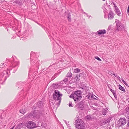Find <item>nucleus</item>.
<instances>
[{
    "label": "nucleus",
    "instance_id": "6ab92c4d",
    "mask_svg": "<svg viewBox=\"0 0 129 129\" xmlns=\"http://www.w3.org/2000/svg\"><path fill=\"white\" fill-rule=\"evenodd\" d=\"M67 18L68 21L69 22H71V15L70 13H68Z\"/></svg>",
    "mask_w": 129,
    "mask_h": 129
},
{
    "label": "nucleus",
    "instance_id": "4c0bfd02",
    "mask_svg": "<svg viewBox=\"0 0 129 129\" xmlns=\"http://www.w3.org/2000/svg\"><path fill=\"white\" fill-rule=\"evenodd\" d=\"M127 125H126V127H129V118L127 119Z\"/></svg>",
    "mask_w": 129,
    "mask_h": 129
},
{
    "label": "nucleus",
    "instance_id": "f3484780",
    "mask_svg": "<svg viewBox=\"0 0 129 129\" xmlns=\"http://www.w3.org/2000/svg\"><path fill=\"white\" fill-rule=\"evenodd\" d=\"M111 91L112 92L113 94V95L114 96L116 100H117V95H116V91H115L112 89H110Z\"/></svg>",
    "mask_w": 129,
    "mask_h": 129
},
{
    "label": "nucleus",
    "instance_id": "72a5a7b5",
    "mask_svg": "<svg viewBox=\"0 0 129 129\" xmlns=\"http://www.w3.org/2000/svg\"><path fill=\"white\" fill-rule=\"evenodd\" d=\"M121 80L122 82L124 83L126 86H128V85L127 84L126 82L124 81L123 79L122 78H121Z\"/></svg>",
    "mask_w": 129,
    "mask_h": 129
},
{
    "label": "nucleus",
    "instance_id": "423d86ee",
    "mask_svg": "<svg viewBox=\"0 0 129 129\" xmlns=\"http://www.w3.org/2000/svg\"><path fill=\"white\" fill-rule=\"evenodd\" d=\"M126 123V120L124 118H121L117 121V125L119 126L124 125Z\"/></svg>",
    "mask_w": 129,
    "mask_h": 129
},
{
    "label": "nucleus",
    "instance_id": "a18cd8bd",
    "mask_svg": "<svg viewBox=\"0 0 129 129\" xmlns=\"http://www.w3.org/2000/svg\"><path fill=\"white\" fill-rule=\"evenodd\" d=\"M117 77V78L118 79L119 81H121L120 78L119 76H117V77Z\"/></svg>",
    "mask_w": 129,
    "mask_h": 129
},
{
    "label": "nucleus",
    "instance_id": "3c124183",
    "mask_svg": "<svg viewBox=\"0 0 129 129\" xmlns=\"http://www.w3.org/2000/svg\"><path fill=\"white\" fill-rule=\"evenodd\" d=\"M113 5H114V7H115V6H116V5H115V3H113Z\"/></svg>",
    "mask_w": 129,
    "mask_h": 129
},
{
    "label": "nucleus",
    "instance_id": "603ef678",
    "mask_svg": "<svg viewBox=\"0 0 129 129\" xmlns=\"http://www.w3.org/2000/svg\"><path fill=\"white\" fill-rule=\"evenodd\" d=\"M87 17H89V18L90 17H91V16H89L88 15V16H87Z\"/></svg>",
    "mask_w": 129,
    "mask_h": 129
},
{
    "label": "nucleus",
    "instance_id": "4be33fe9",
    "mask_svg": "<svg viewBox=\"0 0 129 129\" xmlns=\"http://www.w3.org/2000/svg\"><path fill=\"white\" fill-rule=\"evenodd\" d=\"M59 74V73H55L54 75L51 78V80H53Z\"/></svg>",
    "mask_w": 129,
    "mask_h": 129
},
{
    "label": "nucleus",
    "instance_id": "5fc2aeb1",
    "mask_svg": "<svg viewBox=\"0 0 129 129\" xmlns=\"http://www.w3.org/2000/svg\"><path fill=\"white\" fill-rule=\"evenodd\" d=\"M13 127L12 128H11L10 129H13Z\"/></svg>",
    "mask_w": 129,
    "mask_h": 129
},
{
    "label": "nucleus",
    "instance_id": "bb28decb",
    "mask_svg": "<svg viewBox=\"0 0 129 129\" xmlns=\"http://www.w3.org/2000/svg\"><path fill=\"white\" fill-rule=\"evenodd\" d=\"M13 3H16L18 5H21V4L22 3L20 2L19 0H16V1H14Z\"/></svg>",
    "mask_w": 129,
    "mask_h": 129
},
{
    "label": "nucleus",
    "instance_id": "473e14b6",
    "mask_svg": "<svg viewBox=\"0 0 129 129\" xmlns=\"http://www.w3.org/2000/svg\"><path fill=\"white\" fill-rule=\"evenodd\" d=\"M37 53H34L32 51L30 53V56L31 57L32 55H34V56H36L35 55Z\"/></svg>",
    "mask_w": 129,
    "mask_h": 129
},
{
    "label": "nucleus",
    "instance_id": "4468645a",
    "mask_svg": "<svg viewBox=\"0 0 129 129\" xmlns=\"http://www.w3.org/2000/svg\"><path fill=\"white\" fill-rule=\"evenodd\" d=\"M115 10L116 13L118 15L120 16V15L121 14L120 11L116 6H115Z\"/></svg>",
    "mask_w": 129,
    "mask_h": 129
},
{
    "label": "nucleus",
    "instance_id": "c03bdc74",
    "mask_svg": "<svg viewBox=\"0 0 129 129\" xmlns=\"http://www.w3.org/2000/svg\"><path fill=\"white\" fill-rule=\"evenodd\" d=\"M72 102H70L69 103V107H72Z\"/></svg>",
    "mask_w": 129,
    "mask_h": 129
},
{
    "label": "nucleus",
    "instance_id": "cd10ccee",
    "mask_svg": "<svg viewBox=\"0 0 129 129\" xmlns=\"http://www.w3.org/2000/svg\"><path fill=\"white\" fill-rule=\"evenodd\" d=\"M5 66V65H4V63H1V64H0V70H1Z\"/></svg>",
    "mask_w": 129,
    "mask_h": 129
},
{
    "label": "nucleus",
    "instance_id": "8fccbe9b",
    "mask_svg": "<svg viewBox=\"0 0 129 129\" xmlns=\"http://www.w3.org/2000/svg\"><path fill=\"white\" fill-rule=\"evenodd\" d=\"M84 14H86V15H87V16H88V14H87V13H86L85 12H84Z\"/></svg>",
    "mask_w": 129,
    "mask_h": 129
},
{
    "label": "nucleus",
    "instance_id": "f704fd0d",
    "mask_svg": "<svg viewBox=\"0 0 129 129\" xmlns=\"http://www.w3.org/2000/svg\"><path fill=\"white\" fill-rule=\"evenodd\" d=\"M17 84H18V85H22L23 84H24L23 82H22L20 81L19 82H17Z\"/></svg>",
    "mask_w": 129,
    "mask_h": 129
},
{
    "label": "nucleus",
    "instance_id": "c85d7f7f",
    "mask_svg": "<svg viewBox=\"0 0 129 129\" xmlns=\"http://www.w3.org/2000/svg\"><path fill=\"white\" fill-rule=\"evenodd\" d=\"M80 71V69L78 68H76L74 70V72L75 73H77L79 72Z\"/></svg>",
    "mask_w": 129,
    "mask_h": 129
},
{
    "label": "nucleus",
    "instance_id": "c9c22d12",
    "mask_svg": "<svg viewBox=\"0 0 129 129\" xmlns=\"http://www.w3.org/2000/svg\"><path fill=\"white\" fill-rule=\"evenodd\" d=\"M95 58L97 59L98 60L100 61H101L102 60L101 59L98 57L96 56L95 57Z\"/></svg>",
    "mask_w": 129,
    "mask_h": 129
},
{
    "label": "nucleus",
    "instance_id": "864d4df0",
    "mask_svg": "<svg viewBox=\"0 0 129 129\" xmlns=\"http://www.w3.org/2000/svg\"><path fill=\"white\" fill-rule=\"evenodd\" d=\"M108 129H112L111 127H109Z\"/></svg>",
    "mask_w": 129,
    "mask_h": 129
},
{
    "label": "nucleus",
    "instance_id": "c756f323",
    "mask_svg": "<svg viewBox=\"0 0 129 129\" xmlns=\"http://www.w3.org/2000/svg\"><path fill=\"white\" fill-rule=\"evenodd\" d=\"M109 74L112 76L113 75L115 77H117V75H115L113 72L110 71L109 73Z\"/></svg>",
    "mask_w": 129,
    "mask_h": 129
},
{
    "label": "nucleus",
    "instance_id": "6e6d98bb",
    "mask_svg": "<svg viewBox=\"0 0 129 129\" xmlns=\"http://www.w3.org/2000/svg\"><path fill=\"white\" fill-rule=\"evenodd\" d=\"M37 68H39L38 66H37Z\"/></svg>",
    "mask_w": 129,
    "mask_h": 129
},
{
    "label": "nucleus",
    "instance_id": "9b49d317",
    "mask_svg": "<svg viewBox=\"0 0 129 129\" xmlns=\"http://www.w3.org/2000/svg\"><path fill=\"white\" fill-rule=\"evenodd\" d=\"M106 33V31L105 29L99 30L95 33V34L98 35L104 34Z\"/></svg>",
    "mask_w": 129,
    "mask_h": 129
},
{
    "label": "nucleus",
    "instance_id": "a878e982",
    "mask_svg": "<svg viewBox=\"0 0 129 129\" xmlns=\"http://www.w3.org/2000/svg\"><path fill=\"white\" fill-rule=\"evenodd\" d=\"M106 123H107V122L105 120H104L101 121L100 122V124L101 126L104 125Z\"/></svg>",
    "mask_w": 129,
    "mask_h": 129
},
{
    "label": "nucleus",
    "instance_id": "20e7f679",
    "mask_svg": "<svg viewBox=\"0 0 129 129\" xmlns=\"http://www.w3.org/2000/svg\"><path fill=\"white\" fill-rule=\"evenodd\" d=\"M86 105V103L85 100H83L79 103H77L76 105L77 107L81 110L84 109Z\"/></svg>",
    "mask_w": 129,
    "mask_h": 129
},
{
    "label": "nucleus",
    "instance_id": "09e8293b",
    "mask_svg": "<svg viewBox=\"0 0 129 129\" xmlns=\"http://www.w3.org/2000/svg\"><path fill=\"white\" fill-rule=\"evenodd\" d=\"M10 59L9 58H7L6 59V60L7 61H8Z\"/></svg>",
    "mask_w": 129,
    "mask_h": 129
},
{
    "label": "nucleus",
    "instance_id": "7ed1b4c3",
    "mask_svg": "<svg viewBox=\"0 0 129 129\" xmlns=\"http://www.w3.org/2000/svg\"><path fill=\"white\" fill-rule=\"evenodd\" d=\"M75 123L76 127L78 129H84L85 128V124L82 119H78L75 121Z\"/></svg>",
    "mask_w": 129,
    "mask_h": 129
},
{
    "label": "nucleus",
    "instance_id": "e433bc0d",
    "mask_svg": "<svg viewBox=\"0 0 129 129\" xmlns=\"http://www.w3.org/2000/svg\"><path fill=\"white\" fill-rule=\"evenodd\" d=\"M107 112L106 110H103L102 112V114L104 115H106V114Z\"/></svg>",
    "mask_w": 129,
    "mask_h": 129
},
{
    "label": "nucleus",
    "instance_id": "2eb2a0df",
    "mask_svg": "<svg viewBox=\"0 0 129 129\" xmlns=\"http://www.w3.org/2000/svg\"><path fill=\"white\" fill-rule=\"evenodd\" d=\"M80 87L83 90L87 89L88 88V87L87 86V85L86 84H82Z\"/></svg>",
    "mask_w": 129,
    "mask_h": 129
},
{
    "label": "nucleus",
    "instance_id": "dca6fc26",
    "mask_svg": "<svg viewBox=\"0 0 129 129\" xmlns=\"http://www.w3.org/2000/svg\"><path fill=\"white\" fill-rule=\"evenodd\" d=\"M43 102L42 101L38 102L37 104L36 107L39 108H41L43 106Z\"/></svg>",
    "mask_w": 129,
    "mask_h": 129
},
{
    "label": "nucleus",
    "instance_id": "b1692460",
    "mask_svg": "<svg viewBox=\"0 0 129 129\" xmlns=\"http://www.w3.org/2000/svg\"><path fill=\"white\" fill-rule=\"evenodd\" d=\"M72 76V74L70 72H69L66 75V77H71Z\"/></svg>",
    "mask_w": 129,
    "mask_h": 129
},
{
    "label": "nucleus",
    "instance_id": "1a4fd4ad",
    "mask_svg": "<svg viewBox=\"0 0 129 129\" xmlns=\"http://www.w3.org/2000/svg\"><path fill=\"white\" fill-rule=\"evenodd\" d=\"M114 14L113 12L111 10L110 11L108 14V20L113 19L114 17Z\"/></svg>",
    "mask_w": 129,
    "mask_h": 129
},
{
    "label": "nucleus",
    "instance_id": "9d476101",
    "mask_svg": "<svg viewBox=\"0 0 129 129\" xmlns=\"http://www.w3.org/2000/svg\"><path fill=\"white\" fill-rule=\"evenodd\" d=\"M1 75L2 76H5L6 79V78L9 76L8 71L6 70L4 71L3 72L1 73Z\"/></svg>",
    "mask_w": 129,
    "mask_h": 129
},
{
    "label": "nucleus",
    "instance_id": "393cba45",
    "mask_svg": "<svg viewBox=\"0 0 129 129\" xmlns=\"http://www.w3.org/2000/svg\"><path fill=\"white\" fill-rule=\"evenodd\" d=\"M20 112L22 114H24L26 112V111L25 109H21L19 110Z\"/></svg>",
    "mask_w": 129,
    "mask_h": 129
},
{
    "label": "nucleus",
    "instance_id": "2f4dec72",
    "mask_svg": "<svg viewBox=\"0 0 129 129\" xmlns=\"http://www.w3.org/2000/svg\"><path fill=\"white\" fill-rule=\"evenodd\" d=\"M65 123H66V124H67V125L68 126V127H69V128L70 129H71V128L70 127V125L69 124V121H64Z\"/></svg>",
    "mask_w": 129,
    "mask_h": 129
},
{
    "label": "nucleus",
    "instance_id": "ea45409f",
    "mask_svg": "<svg viewBox=\"0 0 129 129\" xmlns=\"http://www.w3.org/2000/svg\"><path fill=\"white\" fill-rule=\"evenodd\" d=\"M57 83H53L52 84V86H53L54 87H55L57 85Z\"/></svg>",
    "mask_w": 129,
    "mask_h": 129
},
{
    "label": "nucleus",
    "instance_id": "a211bd4d",
    "mask_svg": "<svg viewBox=\"0 0 129 129\" xmlns=\"http://www.w3.org/2000/svg\"><path fill=\"white\" fill-rule=\"evenodd\" d=\"M98 98L95 95L92 94V95L91 96L90 98V100H91L93 99L98 100Z\"/></svg>",
    "mask_w": 129,
    "mask_h": 129
},
{
    "label": "nucleus",
    "instance_id": "f257e3e1",
    "mask_svg": "<svg viewBox=\"0 0 129 129\" xmlns=\"http://www.w3.org/2000/svg\"><path fill=\"white\" fill-rule=\"evenodd\" d=\"M81 95V91L79 90H78L73 92L69 97L71 98H73L76 102L81 99L82 98Z\"/></svg>",
    "mask_w": 129,
    "mask_h": 129
},
{
    "label": "nucleus",
    "instance_id": "79ce46f5",
    "mask_svg": "<svg viewBox=\"0 0 129 129\" xmlns=\"http://www.w3.org/2000/svg\"><path fill=\"white\" fill-rule=\"evenodd\" d=\"M125 116L126 117L127 119H128V118H129V114H126V115L125 114Z\"/></svg>",
    "mask_w": 129,
    "mask_h": 129
},
{
    "label": "nucleus",
    "instance_id": "49530a36",
    "mask_svg": "<svg viewBox=\"0 0 129 129\" xmlns=\"http://www.w3.org/2000/svg\"><path fill=\"white\" fill-rule=\"evenodd\" d=\"M68 80V79L67 78L64 79L63 80V81L64 82H67Z\"/></svg>",
    "mask_w": 129,
    "mask_h": 129
},
{
    "label": "nucleus",
    "instance_id": "37998d69",
    "mask_svg": "<svg viewBox=\"0 0 129 129\" xmlns=\"http://www.w3.org/2000/svg\"><path fill=\"white\" fill-rule=\"evenodd\" d=\"M127 13L128 15H129V5H128L127 8Z\"/></svg>",
    "mask_w": 129,
    "mask_h": 129
},
{
    "label": "nucleus",
    "instance_id": "4d7b16f0",
    "mask_svg": "<svg viewBox=\"0 0 129 129\" xmlns=\"http://www.w3.org/2000/svg\"><path fill=\"white\" fill-rule=\"evenodd\" d=\"M105 0H103V1H105Z\"/></svg>",
    "mask_w": 129,
    "mask_h": 129
},
{
    "label": "nucleus",
    "instance_id": "58836bf2",
    "mask_svg": "<svg viewBox=\"0 0 129 129\" xmlns=\"http://www.w3.org/2000/svg\"><path fill=\"white\" fill-rule=\"evenodd\" d=\"M125 110L127 112L129 113V106L126 107Z\"/></svg>",
    "mask_w": 129,
    "mask_h": 129
},
{
    "label": "nucleus",
    "instance_id": "a19ab883",
    "mask_svg": "<svg viewBox=\"0 0 129 129\" xmlns=\"http://www.w3.org/2000/svg\"><path fill=\"white\" fill-rule=\"evenodd\" d=\"M110 119L109 118L108 119L106 120H105L107 122V123L109 122L110 121Z\"/></svg>",
    "mask_w": 129,
    "mask_h": 129
},
{
    "label": "nucleus",
    "instance_id": "7c9ffc66",
    "mask_svg": "<svg viewBox=\"0 0 129 129\" xmlns=\"http://www.w3.org/2000/svg\"><path fill=\"white\" fill-rule=\"evenodd\" d=\"M92 94H91V93L90 92H89L88 93V94L86 96V97L87 98V99L90 100V98L91 95Z\"/></svg>",
    "mask_w": 129,
    "mask_h": 129
},
{
    "label": "nucleus",
    "instance_id": "39448f33",
    "mask_svg": "<svg viewBox=\"0 0 129 129\" xmlns=\"http://www.w3.org/2000/svg\"><path fill=\"white\" fill-rule=\"evenodd\" d=\"M117 26V30H123L124 28V26L119 20L115 21Z\"/></svg>",
    "mask_w": 129,
    "mask_h": 129
},
{
    "label": "nucleus",
    "instance_id": "de8ad7c7",
    "mask_svg": "<svg viewBox=\"0 0 129 129\" xmlns=\"http://www.w3.org/2000/svg\"><path fill=\"white\" fill-rule=\"evenodd\" d=\"M111 26H109L108 28V30H110L111 29Z\"/></svg>",
    "mask_w": 129,
    "mask_h": 129
},
{
    "label": "nucleus",
    "instance_id": "0eeeda50",
    "mask_svg": "<svg viewBox=\"0 0 129 129\" xmlns=\"http://www.w3.org/2000/svg\"><path fill=\"white\" fill-rule=\"evenodd\" d=\"M27 127L29 128H33L37 127L35 123L32 121H28L27 125Z\"/></svg>",
    "mask_w": 129,
    "mask_h": 129
},
{
    "label": "nucleus",
    "instance_id": "f8f14e48",
    "mask_svg": "<svg viewBox=\"0 0 129 129\" xmlns=\"http://www.w3.org/2000/svg\"><path fill=\"white\" fill-rule=\"evenodd\" d=\"M33 59H32V60L31 59V58H30V64H31V63H32L33 62H34V64L35 63H36L35 64H36V65H37L38 64H40V61L39 60H35V61H33Z\"/></svg>",
    "mask_w": 129,
    "mask_h": 129
},
{
    "label": "nucleus",
    "instance_id": "f03ea898",
    "mask_svg": "<svg viewBox=\"0 0 129 129\" xmlns=\"http://www.w3.org/2000/svg\"><path fill=\"white\" fill-rule=\"evenodd\" d=\"M62 94H60V92L58 90H55L54 92L53 95V98L54 100L55 101H58V103H57L56 104L59 106L61 102V98L60 96H62Z\"/></svg>",
    "mask_w": 129,
    "mask_h": 129
},
{
    "label": "nucleus",
    "instance_id": "6e6552de",
    "mask_svg": "<svg viewBox=\"0 0 129 129\" xmlns=\"http://www.w3.org/2000/svg\"><path fill=\"white\" fill-rule=\"evenodd\" d=\"M15 59H16V57L15 56H12L11 58V60L12 61V65L13 67L14 68L17 66L19 64V62L18 61H15Z\"/></svg>",
    "mask_w": 129,
    "mask_h": 129
},
{
    "label": "nucleus",
    "instance_id": "13d9d810",
    "mask_svg": "<svg viewBox=\"0 0 129 129\" xmlns=\"http://www.w3.org/2000/svg\"><path fill=\"white\" fill-rule=\"evenodd\" d=\"M104 17L105 18H106V17H105V16Z\"/></svg>",
    "mask_w": 129,
    "mask_h": 129
},
{
    "label": "nucleus",
    "instance_id": "ddd939ff",
    "mask_svg": "<svg viewBox=\"0 0 129 129\" xmlns=\"http://www.w3.org/2000/svg\"><path fill=\"white\" fill-rule=\"evenodd\" d=\"M35 113L34 112H32L31 113L29 114H27L25 115V117H28L30 118L33 116L34 117V116L35 115Z\"/></svg>",
    "mask_w": 129,
    "mask_h": 129
},
{
    "label": "nucleus",
    "instance_id": "bf43d9fd",
    "mask_svg": "<svg viewBox=\"0 0 129 129\" xmlns=\"http://www.w3.org/2000/svg\"><path fill=\"white\" fill-rule=\"evenodd\" d=\"M1 0H0V3L1 2Z\"/></svg>",
    "mask_w": 129,
    "mask_h": 129
},
{
    "label": "nucleus",
    "instance_id": "412c9836",
    "mask_svg": "<svg viewBox=\"0 0 129 129\" xmlns=\"http://www.w3.org/2000/svg\"><path fill=\"white\" fill-rule=\"evenodd\" d=\"M86 118L88 120L93 119H94L93 117L92 116L90 115H87Z\"/></svg>",
    "mask_w": 129,
    "mask_h": 129
},
{
    "label": "nucleus",
    "instance_id": "aec40b11",
    "mask_svg": "<svg viewBox=\"0 0 129 129\" xmlns=\"http://www.w3.org/2000/svg\"><path fill=\"white\" fill-rule=\"evenodd\" d=\"M23 124L21 123L19 124L16 126V128L17 129H20L23 127Z\"/></svg>",
    "mask_w": 129,
    "mask_h": 129
},
{
    "label": "nucleus",
    "instance_id": "5701e85b",
    "mask_svg": "<svg viewBox=\"0 0 129 129\" xmlns=\"http://www.w3.org/2000/svg\"><path fill=\"white\" fill-rule=\"evenodd\" d=\"M118 86L119 87V89H120L124 92L125 91V90L124 88L122 86L120 85H119Z\"/></svg>",
    "mask_w": 129,
    "mask_h": 129
}]
</instances>
